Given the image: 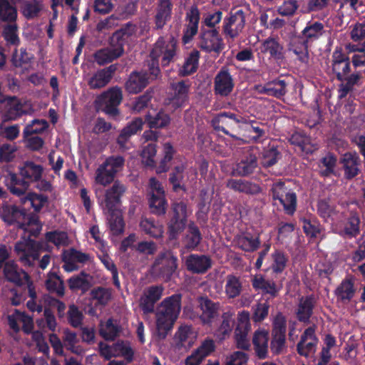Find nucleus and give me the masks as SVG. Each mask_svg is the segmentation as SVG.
<instances>
[{
  "label": "nucleus",
  "mask_w": 365,
  "mask_h": 365,
  "mask_svg": "<svg viewBox=\"0 0 365 365\" xmlns=\"http://www.w3.org/2000/svg\"><path fill=\"white\" fill-rule=\"evenodd\" d=\"M215 350L212 340L206 339L185 359V365H200L203 359Z\"/></svg>",
  "instance_id": "f3484780"
},
{
  "label": "nucleus",
  "mask_w": 365,
  "mask_h": 365,
  "mask_svg": "<svg viewBox=\"0 0 365 365\" xmlns=\"http://www.w3.org/2000/svg\"><path fill=\"white\" fill-rule=\"evenodd\" d=\"M0 217L7 224L17 223L19 227L21 220L25 218L26 214L23 210H19L15 206L3 205L0 208Z\"/></svg>",
  "instance_id": "bb28decb"
},
{
  "label": "nucleus",
  "mask_w": 365,
  "mask_h": 365,
  "mask_svg": "<svg viewBox=\"0 0 365 365\" xmlns=\"http://www.w3.org/2000/svg\"><path fill=\"white\" fill-rule=\"evenodd\" d=\"M88 259V256L86 254L73 249L68 250L63 254V267L66 272H71L78 268L79 263H84Z\"/></svg>",
  "instance_id": "a211bd4d"
},
{
  "label": "nucleus",
  "mask_w": 365,
  "mask_h": 365,
  "mask_svg": "<svg viewBox=\"0 0 365 365\" xmlns=\"http://www.w3.org/2000/svg\"><path fill=\"white\" fill-rule=\"evenodd\" d=\"M48 242H53L56 246H65L68 243L67 234L64 232H53L46 235Z\"/></svg>",
  "instance_id": "774afa93"
},
{
  "label": "nucleus",
  "mask_w": 365,
  "mask_h": 365,
  "mask_svg": "<svg viewBox=\"0 0 365 365\" xmlns=\"http://www.w3.org/2000/svg\"><path fill=\"white\" fill-rule=\"evenodd\" d=\"M135 27L132 24H128L120 30L116 31L112 36V43L118 42L115 48L102 49L95 55V58L99 64H104L112 61L119 57L123 51L122 41L135 32Z\"/></svg>",
  "instance_id": "20e7f679"
},
{
  "label": "nucleus",
  "mask_w": 365,
  "mask_h": 365,
  "mask_svg": "<svg viewBox=\"0 0 365 365\" xmlns=\"http://www.w3.org/2000/svg\"><path fill=\"white\" fill-rule=\"evenodd\" d=\"M112 76L110 68L99 70L92 74L88 79V84L91 88H100L107 85Z\"/></svg>",
  "instance_id": "7c9ffc66"
},
{
  "label": "nucleus",
  "mask_w": 365,
  "mask_h": 365,
  "mask_svg": "<svg viewBox=\"0 0 365 365\" xmlns=\"http://www.w3.org/2000/svg\"><path fill=\"white\" fill-rule=\"evenodd\" d=\"M227 187L235 191L255 194L259 192V187L255 184L242 180H230L227 182Z\"/></svg>",
  "instance_id": "c9c22d12"
},
{
  "label": "nucleus",
  "mask_w": 365,
  "mask_h": 365,
  "mask_svg": "<svg viewBox=\"0 0 365 365\" xmlns=\"http://www.w3.org/2000/svg\"><path fill=\"white\" fill-rule=\"evenodd\" d=\"M215 92L221 96H228L234 87V81L227 70L222 69L215 78Z\"/></svg>",
  "instance_id": "2eb2a0df"
},
{
  "label": "nucleus",
  "mask_w": 365,
  "mask_h": 365,
  "mask_svg": "<svg viewBox=\"0 0 365 365\" xmlns=\"http://www.w3.org/2000/svg\"><path fill=\"white\" fill-rule=\"evenodd\" d=\"M220 304L215 303L207 297L198 299V307L201 311L200 318L203 324H210L219 315Z\"/></svg>",
  "instance_id": "f8f14e48"
},
{
  "label": "nucleus",
  "mask_w": 365,
  "mask_h": 365,
  "mask_svg": "<svg viewBox=\"0 0 365 365\" xmlns=\"http://www.w3.org/2000/svg\"><path fill=\"white\" fill-rule=\"evenodd\" d=\"M164 288L162 286H151L143 291L140 299V307L145 313L152 312L154 305L163 295Z\"/></svg>",
  "instance_id": "9d476101"
},
{
  "label": "nucleus",
  "mask_w": 365,
  "mask_h": 365,
  "mask_svg": "<svg viewBox=\"0 0 365 365\" xmlns=\"http://www.w3.org/2000/svg\"><path fill=\"white\" fill-rule=\"evenodd\" d=\"M359 158L356 153H346L341 156L340 163L343 165L345 175L347 178H354L359 173Z\"/></svg>",
  "instance_id": "a878e982"
},
{
  "label": "nucleus",
  "mask_w": 365,
  "mask_h": 365,
  "mask_svg": "<svg viewBox=\"0 0 365 365\" xmlns=\"http://www.w3.org/2000/svg\"><path fill=\"white\" fill-rule=\"evenodd\" d=\"M291 140L293 143H297L301 148V150L306 153H312L317 149V146L312 143L309 137L302 135L297 133L292 135Z\"/></svg>",
  "instance_id": "09e8293b"
},
{
  "label": "nucleus",
  "mask_w": 365,
  "mask_h": 365,
  "mask_svg": "<svg viewBox=\"0 0 365 365\" xmlns=\"http://www.w3.org/2000/svg\"><path fill=\"white\" fill-rule=\"evenodd\" d=\"M336 232L342 236L352 237L359 232V219L354 215L350 216L344 223L336 225Z\"/></svg>",
  "instance_id": "cd10ccee"
},
{
  "label": "nucleus",
  "mask_w": 365,
  "mask_h": 365,
  "mask_svg": "<svg viewBox=\"0 0 365 365\" xmlns=\"http://www.w3.org/2000/svg\"><path fill=\"white\" fill-rule=\"evenodd\" d=\"M173 210V216L169 223V230L172 237L185 228L187 215L186 206L182 202L174 204Z\"/></svg>",
  "instance_id": "1a4fd4ad"
},
{
  "label": "nucleus",
  "mask_w": 365,
  "mask_h": 365,
  "mask_svg": "<svg viewBox=\"0 0 365 365\" xmlns=\"http://www.w3.org/2000/svg\"><path fill=\"white\" fill-rule=\"evenodd\" d=\"M282 47L280 44L272 38L265 40L261 47V51L268 53L272 56L279 58L282 53Z\"/></svg>",
  "instance_id": "5fc2aeb1"
},
{
  "label": "nucleus",
  "mask_w": 365,
  "mask_h": 365,
  "mask_svg": "<svg viewBox=\"0 0 365 365\" xmlns=\"http://www.w3.org/2000/svg\"><path fill=\"white\" fill-rule=\"evenodd\" d=\"M244 26V14L241 11H238L227 19L224 30L227 36L233 38L242 31Z\"/></svg>",
  "instance_id": "5701e85b"
},
{
  "label": "nucleus",
  "mask_w": 365,
  "mask_h": 365,
  "mask_svg": "<svg viewBox=\"0 0 365 365\" xmlns=\"http://www.w3.org/2000/svg\"><path fill=\"white\" fill-rule=\"evenodd\" d=\"M176 46L177 41L171 36L161 37L155 43L150 53L152 63L149 65V70L153 78H157L160 73L158 58L162 57L163 65H168L176 54Z\"/></svg>",
  "instance_id": "7ed1b4c3"
},
{
  "label": "nucleus",
  "mask_w": 365,
  "mask_h": 365,
  "mask_svg": "<svg viewBox=\"0 0 365 365\" xmlns=\"http://www.w3.org/2000/svg\"><path fill=\"white\" fill-rule=\"evenodd\" d=\"M274 204L282 205L287 214H293L296 210L297 197L294 192L288 189L284 182H277L272 188Z\"/></svg>",
  "instance_id": "39448f33"
},
{
  "label": "nucleus",
  "mask_w": 365,
  "mask_h": 365,
  "mask_svg": "<svg viewBox=\"0 0 365 365\" xmlns=\"http://www.w3.org/2000/svg\"><path fill=\"white\" fill-rule=\"evenodd\" d=\"M7 320L9 328L15 333L19 331L20 324L22 325L23 330L25 333L29 334L32 332L34 329L33 319L24 312L15 310L8 315Z\"/></svg>",
  "instance_id": "6e6552de"
},
{
  "label": "nucleus",
  "mask_w": 365,
  "mask_h": 365,
  "mask_svg": "<svg viewBox=\"0 0 365 365\" xmlns=\"http://www.w3.org/2000/svg\"><path fill=\"white\" fill-rule=\"evenodd\" d=\"M4 272L8 280L16 284L21 283L22 279L28 277L26 273L19 269L14 262L6 263Z\"/></svg>",
  "instance_id": "e433bc0d"
},
{
  "label": "nucleus",
  "mask_w": 365,
  "mask_h": 365,
  "mask_svg": "<svg viewBox=\"0 0 365 365\" xmlns=\"http://www.w3.org/2000/svg\"><path fill=\"white\" fill-rule=\"evenodd\" d=\"M252 285L256 289H261L263 292L274 297L279 288L274 284V282L264 279L261 275H257L252 280Z\"/></svg>",
  "instance_id": "4c0bfd02"
},
{
  "label": "nucleus",
  "mask_w": 365,
  "mask_h": 365,
  "mask_svg": "<svg viewBox=\"0 0 365 365\" xmlns=\"http://www.w3.org/2000/svg\"><path fill=\"white\" fill-rule=\"evenodd\" d=\"M124 191L123 185L118 182H115L110 189L106 190L104 195H101L96 190L98 203L107 214L109 227L114 235L122 233L124 229L122 212L118 208L120 198Z\"/></svg>",
  "instance_id": "f257e3e1"
},
{
  "label": "nucleus",
  "mask_w": 365,
  "mask_h": 365,
  "mask_svg": "<svg viewBox=\"0 0 365 365\" xmlns=\"http://www.w3.org/2000/svg\"><path fill=\"white\" fill-rule=\"evenodd\" d=\"M186 266L193 272L201 273L211 266V262L210 258L204 255H190L186 260Z\"/></svg>",
  "instance_id": "c756f323"
},
{
  "label": "nucleus",
  "mask_w": 365,
  "mask_h": 365,
  "mask_svg": "<svg viewBox=\"0 0 365 365\" xmlns=\"http://www.w3.org/2000/svg\"><path fill=\"white\" fill-rule=\"evenodd\" d=\"M43 249L40 242L29 238H24L19 241L15 246V251L20 261L24 264L31 266L38 258Z\"/></svg>",
  "instance_id": "423d86ee"
},
{
  "label": "nucleus",
  "mask_w": 365,
  "mask_h": 365,
  "mask_svg": "<svg viewBox=\"0 0 365 365\" xmlns=\"http://www.w3.org/2000/svg\"><path fill=\"white\" fill-rule=\"evenodd\" d=\"M172 88L173 93L169 99L168 105L175 110L182 106L187 101L188 87L183 81H180L173 84Z\"/></svg>",
  "instance_id": "393cba45"
},
{
  "label": "nucleus",
  "mask_w": 365,
  "mask_h": 365,
  "mask_svg": "<svg viewBox=\"0 0 365 365\" xmlns=\"http://www.w3.org/2000/svg\"><path fill=\"white\" fill-rule=\"evenodd\" d=\"M336 296L341 300H349L354 294V289L350 280H344L336 290Z\"/></svg>",
  "instance_id": "bf43d9fd"
},
{
  "label": "nucleus",
  "mask_w": 365,
  "mask_h": 365,
  "mask_svg": "<svg viewBox=\"0 0 365 365\" xmlns=\"http://www.w3.org/2000/svg\"><path fill=\"white\" fill-rule=\"evenodd\" d=\"M48 124L46 120L43 119H35L25 127L23 132L24 137L27 138L34 133H41L48 128Z\"/></svg>",
  "instance_id": "de8ad7c7"
},
{
  "label": "nucleus",
  "mask_w": 365,
  "mask_h": 365,
  "mask_svg": "<svg viewBox=\"0 0 365 365\" xmlns=\"http://www.w3.org/2000/svg\"><path fill=\"white\" fill-rule=\"evenodd\" d=\"M176 260L171 252H167L156 259L153 266L154 271L168 279L177 267Z\"/></svg>",
  "instance_id": "9b49d317"
},
{
  "label": "nucleus",
  "mask_w": 365,
  "mask_h": 365,
  "mask_svg": "<svg viewBox=\"0 0 365 365\" xmlns=\"http://www.w3.org/2000/svg\"><path fill=\"white\" fill-rule=\"evenodd\" d=\"M185 21L186 25L182 41L184 43H187L198 31L200 11L197 6H193L190 8L186 13Z\"/></svg>",
  "instance_id": "4468645a"
},
{
  "label": "nucleus",
  "mask_w": 365,
  "mask_h": 365,
  "mask_svg": "<svg viewBox=\"0 0 365 365\" xmlns=\"http://www.w3.org/2000/svg\"><path fill=\"white\" fill-rule=\"evenodd\" d=\"M150 72V71L149 70ZM151 73L147 77L145 73L133 72L130 74L126 82V89L129 93H137L140 92L148 83L149 79H154Z\"/></svg>",
  "instance_id": "412c9836"
},
{
  "label": "nucleus",
  "mask_w": 365,
  "mask_h": 365,
  "mask_svg": "<svg viewBox=\"0 0 365 365\" xmlns=\"http://www.w3.org/2000/svg\"><path fill=\"white\" fill-rule=\"evenodd\" d=\"M6 110L4 113L5 120H15L22 114L26 113V104L22 103L16 98L7 99L5 101Z\"/></svg>",
  "instance_id": "4be33fe9"
},
{
  "label": "nucleus",
  "mask_w": 365,
  "mask_h": 365,
  "mask_svg": "<svg viewBox=\"0 0 365 365\" xmlns=\"http://www.w3.org/2000/svg\"><path fill=\"white\" fill-rule=\"evenodd\" d=\"M251 324L250 321V313L247 311L240 312L237 314L236 328L237 331H250Z\"/></svg>",
  "instance_id": "69168bd1"
},
{
  "label": "nucleus",
  "mask_w": 365,
  "mask_h": 365,
  "mask_svg": "<svg viewBox=\"0 0 365 365\" xmlns=\"http://www.w3.org/2000/svg\"><path fill=\"white\" fill-rule=\"evenodd\" d=\"M92 277L84 272L73 276L68 279V286L72 290H81L86 292L91 286Z\"/></svg>",
  "instance_id": "2f4dec72"
},
{
  "label": "nucleus",
  "mask_w": 365,
  "mask_h": 365,
  "mask_svg": "<svg viewBox=\"0 0 365 365\" xmlns=\"http://www.w3.org/2000/svg\"><path fill=\"white\" fill-rule=\"evenodd\" d=\"M145 120L150 128H163L170 123V118L163 111L158 113L156 115L149 112L146 115Z\"/></svg>",
  "instance_id": "a18cd8bd"
},
{
  "label": "nucleus",
  "mask_w": 365,
  "mask_h": 365,
  "mask_svg": "<svg viewBox=\"0 0 365 365\" xmlns=\"http://www.w3.org/2000/svg\"><path fill=\"white\" fill-rule=\"evenodd\" d=\"M257 167L256 157L250 154L238 163L234 170V173L239 175H246L253 172Z\"/></svg>",
  "instance_id": "f704fd0d"
},
{
  "label": "nucleus",
  "mask_w": 365,
  "mask_h": 365,
  "mask_svg": "<svg viewBox=\"0 0 365 365\" xmlns=\"http://www.w3.org/2000/svg\"><path fill=\"white\" fill-rule=\"evenodd\" d=\"M197 331L187 325L181 326L175 334V342L178 346L190 348L195 342Z\"/></svg>",
  "instance_id": "6ab92c4d"
},
{
  "label": "nucleus",
  "mask_w": 365,
  "mask_h": 365,
  "mask_svg": "<svg viewBox=\"0 0 365 365\" xmlns=\"http://www.w3.org/2000/svg\"><path fill=\"white\" fill-rule=\"evenodd\" d=\"M269 331L259 328L254 333L252 342L255 346L257 355L264 359L267 356L268 351Z\"/></svg>",
  "instance_id": "b1692460"
},
{
  "label": "nucleus",
  "mask_w": 365,
  "mask_h": 365,
  "mask_svg": "<svg viewBox=\"0 0 365 365\" xmlns=\"http://www.w3.org/2000/svg\"><path fill=\"white\" fill-rule=\"evenodd\" d=\"M116 344L117 353H119V356L124 357L128 362L133 361L134 352L127 341H118Z\"/></svg>",
  "instance_id": "338daca9"
},
{
  "label": "nucleus",
  "mask_w": 365,
  "mask_h": 365,
  "mask_svg": "<svg viewBox=\"0 0 365 365\" xmlns=\"http://www.w3.org/2000/svg\"><path fill=\"white\" fill-rule=\"evenodd\" d=\"M114 176L113 173H110L106 167L101 165L96 170L95 182L97 184L106 186L113 182Z\"/></svg>",
  "instance_id": "13d9d810"
},
{
  "label": "nucleus",
  "mask_w": 365,
  "mask_h": 365,
  "mask_svg": "<svg viewBox=\"0 0 365 365\" xmlns=\"http://www.w3.org/2000/svg\"><path fill=\"white\" fill-rule=\"evenodd\" d=\"M242 283L238 277L228 275L226 277L225 292L229 298H235L240 295L242 291Z\"/></svg>",
  "instance_id": "ea45409f"
},
{
  "label": "nucleus",
  "mask_w": 365,
  "mask_h": 365,
  "mask_svg": "<svg viewBox=\"0 0 365 365\" xmlns=\"http://www.w3.org/2000/svg\"><path fill=\"white\" fill-rule=\"evenodd\" d=\"M150 206L153 212L160 215L164 214L167 207V202L165 198V195H151L149 197Z\"/></svg>",
  "instance_id": "4d7b16f0"
},
{
  "label": "nucleus",
  "mask_w": 365,
  "mask_h": 365,
  "mask_svg": "<svg viewBox=\"0 0 365 365\" xmlns=\"http://www.w3.org/2000/svg\"><path fill=\"white\" fill-rule=\"evenodd\" d=\"M47 200V197L33 192L29 193L25 198L22 199L24 203L26 201H29L31 205L36 211L40 210L46 205Z\"/></svg>",
  "instance_id": "e2e57ef3"
},
{
  "label": "nucleus",
  "mask_w": 365,
  "mask_h": 365,
  "mask_svg": "<svg viewBox=\"0 0 365 365\" xmlns=\"http://www.w3.org/2000/svg\"><path fill=\"white\" fill-rule=\"evenodd\" d=\"M235 243L237 247L247 252L255 250L259 245L257 239L248 234L237 236L235 240Z\"/></svg>",
  "instance_id": "a19ab883"
},
{
  "label": "nucleus",
  "mask_w": 365,
  "mask_h": 365,
  "mask_svg": "<svg viewBox=\"0 0 365 365\" xmlns=\"http://www.w3.org/2000/svg\"><path fill=\"white\" fill-rule=\"evenodd\" d=\"M314 305V299L308 297L302 298L297 311V317L300 321H307L312 314Z\"/></svg>",
  "instance_id": "37998d69"
},
{
  "label": "nucleus",
  "mask_w": 365,
  "mask_h": 365,
  "mask_svg": "<svg viewBox=\"0 0 365 365\" xmlns=\"http://www.w3.org/2000/svg\"><path fill=\"white\" fill-rule=\"evenodd\" d=\"M140 228L148 235L153 237H159L163 234V227L150 219H143L140 224Z\"/></svg>",
  "instance_id": "c03bdc74"
},
{
  "label": "nucleus",
  "mask_w": 365,
  "mask_h": 365,
  "mask_svg": "<svg viewBox=\"0 0 365 365\" xmlns=\"http://www.w3.org/2000/svg\"><path fill=\"white\" fill-rule=\"evenodd\" d=\"M47 289L51 292H56L60 295L63 294V282L55 274H50L46 282Z\"/></svg>",
  "instance_id": "0e129e2a"
},
{
  "label": "nucleus",
  "mask_w": 365,
  "mask_h": 365,
  "mask_svg": "<svg viewBox=\"0 0 365 365\" xmlns=\"http://www.w3.org/2000/svg\"><path fill=\"white\" fill-rule=\"evenodd\" d=\"M172 4L170 0H160L155 16V24L158 28H162L170 18Z\"/></svg>",
  "instance_id": "473e14b6"
},
{
  "label": "nucleus",
  "mask_w": 365,
  "mask_h": 365,
  "mask_svg": "<svg viewBox=\"0 0 365 365\" xmlns=\"http://www.w3.org/2000/svg\"><path fill=\"white\" fill-rule=\"evenodd\" d=\"M122 97L121 90L114 87L101 95L97 102L107 114L115 116L118 113L117 106L120 103Z\"/></svg>",
  "instance_id": "0eeeda50"
},
{
  "label": "nucleus",
  "mask_w": 365,
  "mask_h": 365,
  "mask_svg": "<svg viewBox=\"0 0 365 365\" xmlns=\"http://www.w3.org/2000/svg\"><path fill=\"white\" fill-rule=\"evenodd\" d=\"M317 339L314 335V329L312 327L307 329L298 344L297 349L300 355L307 356L314 352Z\"/></svg>",
  "instance_id": "aec40b11"
},
{
  "label": "nucleus",
  "mask_w": 365,
  "mask_h": 365,
  "mask_svg": "<svg viewBox=\"0 0 365 365\" xmlns=\"http://www.w3.org/2000/svg\"><path fill=\"white\" fill-rule=\"evenodd\" d=\"M17 17L15 7L11 6L7 0H0V18L5 21H14Z\"/></svg>",
  "instance_id": "603ef678"
},
{
  "label": "nucleus",
  "mask_w": 365,
  "mask_h": 365,
  "mask_svg": "<svg viewBox=\"0 0 365 365\" xmlns=\"http://www.w3.org/2000/svg\"><path fill=\"white\" fill-rule=\"evenodd\" d=\"M143 120L140 118H137L125 127L118 138V143L120 147L125 148L126 143L130 137L140 130L143 128Z\"/></svg>",
  "instance_id": "c85d7f7f"
},
{
  "label": "nucleus",
  "mask_w": 365,
  "mask_h": 365,
  "mask_svg": "<svg viewBox=\"0 0 365 365\" xmlns=\"http://www.w3.org/2000/svg\"><path fill=\"white\" fill-rule=\"evenodd\" d=\"M199 46L206 52L219 53L223 48V43L218 33L212 29L206 31L201 34Z\"/></svg>",
  "instance_id": "ddd939ff"
},
{
  "label": "nucleus",
  "mask_w": 365,
  "mask_h": 365,
  "mask_svg": "<svg viewBox=\"0 0 365 365\" xmlns=\"http://www.w3.org/2000/svg\"><path fill=\"white\" fill-rule=\"evenodd\" d=\"M335 346V338L329 334L326 335L324 338V346L322 348L321 352V361L319 363V365H326L329 362L331 357L330 350Z\"/></svg>",
  "instance_id": "6e6d98bb"
},
{
  "label": "nucleus",
  "mask_w": 365,
  "mask_h": 365,
  "mask_svg": "<svg viewBox=\"0 0 365 365\" xmlns=\"http://www.w3.org/2000/svg\"><path fill=\"white\" fill-rule=\"evenodd\" d=\"M199 53L192 52L186 59L182 68L180 69V74L187 76L196 71L198 67Z\"/></svg>",
  "instance_id": "3c124183"
},
{
  "label": "nucleus",
  "mask_w": 365,
  "mask_h": 365,
  "mask_svg": "<svg viewBox=\"0 0 365 365\" xmlns=\"http://www.w3.org/2000/svg\"><path fill=\"white\" fill-rule=\"evenodd\" d=\"M24 222L20 224L19 227L25 232L29 233L31 235H38L41 230V225L36 216H29L26 215Z\"/></svg>",
  "instance_id": "79ce46f5"
},
{
  "label": "nucleus",
  "mask_w": 365,
  "mask_h": 365,
  "mask_svg": "<svg viewBox=\"0 0 365 365\" xmlns=\"http://www.w3.org/2000/svg\"><path fill=\"white\" fill-rule=\"evenodd\" d=\"M5 180L6 186L14 195L20 196L24 194L28 188L27 183L18 179L15 173H9Z\"/></svg>",
  "instance_id": "72a5a7b5"
},
{
  "label": "nucleus",
  "mask_w": 365,
  "mask_h": 365,
  "mask_svg": "<svg viewBox=\"0 0 365 365\" xmlns=\"http://www.w3.org/2000/svg\"><path fill=\"white\" fill-rule=\"evenodd\" d=\"M119 331L118 326L113 324L111 319L101 324L100 334L106 340H113L118 336Z\"/></svg>",
  "instance_id": "8fccbe9b"
},
{
  "label": "nucleus",
  "mask_w": 365,
  "mask_h": 365,
  "mask_svg": "<svg viewBox=\"0 0 365 365\" xmlns=\"http://www.w3.org/2000/svg\"><path fill=\"white\" fill-rule=\"evenodd\" d=\"M213 127L216 130H222L229 134L227 128H231L239 123H247V120L242 117L237 118L234 114L220 113L212 120Z\"/></svg>",
  "instance_id": "dca6fc26"
},
{
  "label": "nucleus",
  "mask_w": 365,
  "mask_h": 365,
  "mask_svg": "<svg viewBox=\"0 0 365 365\" xmlns=\"http://www.w3.org/2000/svg\"><path fill=\"white\" fill-rule=\"evenodd\" d=\"M91 295L92 299L96 301V303L105 305L111 299V291L107 288L98 287L91 291Z\"/></svg>",
  "instance_id": "052dcab7"
},
{
  "label": "nucleus",
  "mask_w": 365,
  "mask_h": 365,
  "mask_svg": "<svg viewBox=\"0 0 365 365\" xmlns=\"http://www.w3.org/2000/svg\"><path fill=\"white\" fill-rule=\"evenodd\" d=\"M156 147L154 144H148L145 146L141 153L142 163L148 167H154V158L156 155Z\"/></svg>",
  "instance_id": "680f3d73"
},
{
  "label": "nucleus",
  "mask_w": 365,
  "mask_h": 365,
  "mask_svg": "<svg viewBox=\"0 0 365 365\" xmlns=\"http://www.w3.org/2000/svg\"><path fill=\"white\" fill-rule=\"evenodd\" d=\"M286 83L284 81L279 80L268 83L264 88V92L269 96H273L279 98L284 96L286 93L285 90Z\"/></svg>",
  "instance_id": "864d4df0"
},
{
  "label": "nucleus",
  "mask_w": 365,
  "mask_h": 365,
  "mask_svg": "<svg viewBox=\"0 0 365 365\" xmlns=\"http://www.w3.org/2000/svg\"><path fill=\"white\" fill-rule=\"evenodd\" d=\"M324 31V26L321 23L309 24L303 30L302 36L307 41H314L321 36Z\"/></svg>",
  "instance_id": "49530a36"
},
{
  "label": "nucleus",
  "mask_w": 365,
  "mask_h": 365,
  "mask_svg": "<svg viewBox=\"0 0 365 365\" xmlns=\"http://www.w3.org/2000/svg\"><path fill=\"white\" fill-rule=\"evenodd\" d=\"M181 310V295L173 294L163 299L155 312L157 335L164 339L173 329Z\"/></svg>",
  "instance_id": "f03ea898"
},
{
  "label": "nucleus",
  "mask_w": 365,
  "mask_h": 365,
  "mask_svg": "<svg viewBox=\"0 0 365 365\" xmlns=\"http://www.w3.org/2000/svg\"><path fill=\"white\" fill-rule=\"evenodd\" d=\"M43 168L33 162H26L21 168V175L31 181H38L42 174Z\"/></svg>",
  "instance_id": "58836bf2"
}]
</instances>
